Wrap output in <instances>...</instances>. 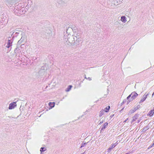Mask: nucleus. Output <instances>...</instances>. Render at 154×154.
Segmentation results:
<instances>
[{
	"mask_svg": "<svg viewBox=\"0 0 154 154\" xmlns=\"http://www.w3.org/2000/svg\"><path fill=\"white\" fill-rule=\"evenodd\" d=\"M148 95V94H147L146 95H144V96H146V97H147V96Z\"/></svg>",
	"mask_w": 154,
	"mask_h": 154,
	"instance_id": "c756f323",
	"label": "nucleus"
},
{
	"mask_svg": "<svg viewBox=\"0 0 154 154\" xmlns=\"http://www.w3.org/2000/svg\"><path fill=\"white\" fill-rule=\"evenodd\" d=\"M74 32V34L72 35L74 38L75 41V45H78L81 41V32L78 29H77Z\"/></svg>",
	"mask_w": 154,
	"mask_h": 154,
	"instance_id": "f03ea898",
	"label": "nucleus"
},
{
	"mask_svg": "<svg viewBox=\"0 0 154 154\" xmlns=\"http://www.w3.org/2000/svg\"><path fill=\"white\" fill-rule=\"evenodd\" d=\"M85 78L88 79V80H89V81H91V78H90V77H88V78H87L86 77H85Z\"/></svg>",
	"mask_w": 154,
	"mask_h": 154,
	"instance_id": "a878e982",
	"label": "nucleus"
},
{
	"mask_svg": "<svg viewBox=\"0 0 154 154\" xmlns=\"http://www.w3.org/2000/svg\"><path fill=\"white\" fill-rule=\"evenodd\" d=\"M115 147L114 146V145H112V144L111 145V147H109L108 149V152H110L111 150Z\"/></svg>",
	"mask_w": 154,
	"mask_h": 154,
	"instance_id": "f8f14e48",
	"label": "nucleus"
},
{
	"mask_svg": "<svg viewBox=\"0 0 154 154\" xmlns=\"http://www.w3.org/2000/svg\"><path fill=\"white\" fill-rule=\"evenodd\" d=\"M110 108V106H107L105 109L104 110H103L104 112H108Z\"/></svg>",
	"mask_w": 154,
	"mask_h": 154,
	"instance_id": "f3484780",
	"label": "nucleus"
},
{
	"mask_svg": "<svg viewBox=\"0 0 154 154\" xmlns=\"http://www.w3.org/2000/svg\"><path fill=\"white\" fill-rule=\"evenodd\" d=\"M24 9V8H18V7H16L14 9V11L15 13L22 15L24 13H23V11Z\"/></svg>",
	"mask_w": 154,
	"mask_h": 154,
	"instance_id": "7ed1b4c3",
	"label": "nucleus"
},
{
	"mask_svg": "<svg viewBox=\"0 0 154 154\" xmlns=\"http://www.w3.org/2000/svg\"><path fill=\"white\" fill-rule=\"evenodd\" d=\"M46 150V148L45 147H41L40 149V151L42 153V152H44Z\"/></svg>",
	"mask_w": 154,
	"mask_h": 154,
	"instance_id": "dca6fc26",
	"label": "nucleus"
},
{
	"mask_svg": "<svg viewBox=\"0 0 154 154\" xmlns=\"http://www.w3.org/2000/svg\"><path fill=\"white\" fill-rule=\"evenodd\" d=\"M148 94V95H149V93Z\"/></svg>",
	"mask_w": 154,
	"mask_h": 154,
	"instance_id": "58836bf2",
	"label": "nucleus"
},
{
	"mask_svg": "<svg viewBox=\"0 0 154 154\" xmlns=\"http://www.w3.org/2000/svg\"><path fill=\"white\" fill-rule=\"evenodd\" d=\"M57 2L60 4H63L64 2L63 0H57Z\"/></svg>",
	"mask_w": 154,
	"mask_h": 154,
	"instance_id": "2eb2a0df",
	"label": "nucleus"
},
{
	"mask_svg": "<svg viewBox=\"0 0 154 154\" xmlns=\"http://www.w3.org/2000/svg\"><path fill=\"white\" fill-rule=\"evenodd\" d=\"M128 120V118L127 119H126L125 120V121H124V122H126V121H127Z\"/></svg>",
	"mask_w": 154,
	"mask_h": 154,
	"instance_id": "cd10ccee",
	"label": "nucleus"
},
{
	"mask_svg": "<svg viewBox=\"0 0 154 154\" xmlns=\"http://www.w3.org/2000/svg\"><path fill=\"white\" fill-rule=\"evenodd\" d=\"M17 106L16 103L14 102L9 104L8 109H12L15 108Z\"/></svg>",
	"mask_w": 154,
	"mask_h": 154,
	"instance_id": "20e7f679",
	"label": "nucleus"
},
{
	"mask_svg": "<svg viewBox=\"0 0 154 154\" xmlns=\"http://www.w3.org/2000/svg\"><path fill=\"white\" fill-rule=\"evenodd\" d=\"M153 95H154V92L152 94V97H153Z\"/></svg>",
	"mask_w": 154,
	"mask_h": 154,
	"instance_id": "2f4dec72",
	"label": "nucleus"
},
{
	"mask_svg": "<svg viewBox=\"0 0 154 154\" xmlns=\"http://www.w3.org/2000/svg\"><path fill=\"white\" fill-rule=\"evenodd\" d=\"M129 102H130V101H129V102H127V103H129Z\"/></svg>",
	"mask_w": 154,
	"mask_h": 154,
	"instance_id": "c9c22d12",
	"label": "nucleus"
},
{
	"mask_svg": "<svg viewBox=\"0 0 154 154\" xmlns=\"http://www.w3.org/2000/svg\"><path fill=\"white\" fill-rule=\"evenodd\" d=\"M11 44L12 43L11 41L10 40H8V41L7 45L6 46V47L8 48H9L10 46H11Z\"/></svg>",
	"mask_w": 154,
	"mask_h": 154,
	"instance_id": "9d476101",
	"label": "nucleus"
},
{
	"mask_svg": "<svg viewBox=\"0 0 154 154\" xmlns=\"http://www.w3.org/2000/svg\"><path fill=\"white\" fill-rule=\"evenodd\" d=\"M140 106L138 105L136 107H135L134 108V110L135 111L136 110H137L138 109L140 108Z\"/></svg>",
	"mask_w": 154,
	"mask_h": 154,
	"instance_id": "4be33fe9",
	"label": "nucleus"
},
{
	"mask_svg": "<svg viewBox=\"0 0 154 154\" xmlns=\"http://www.w3.org/2000/svg\"><path fill=\"white\" fill-rule=\"evenodd\" d=\"M118 143L116 142L114 144H112V145H114V147H115L118 144Z\"/></svg>",
	"mask_w": 154,
	"mask_h": 154,
	"instance_id": "393cba45",
	"label": "nucleus"
},
{
	"mask_svg": "<svg viewBox=\"0 0 154 154\" xmlns=\"http://www.w3.org/2000/svg\"><path fill=\"white\" fill-rule=\"evenodd\" d=\"M152 110V111L154 113V108Z\"/></svg>",
	"mask_w": 154,
	"mask_h": 154,
	"instance_id": "7c9ffc66",
	"label": "nucleus"
},
{
	"mask_svg": "<svg viewBox=\"0 0 154 154\" xmlns=\"http://www.w3.org/2000/svg\"><path fill=\"white\" fill-rule=\"evenodd\" d=\"M153 144V145H154V142H153V143L152 144Z\"/></svg>",
	"mask_w": 154,
	"mask_h": 154,
	"instance_id": "f704fd0d",
	"label": "nucleus"
},
{
	"mask_svg": "<svg viewBox=\"0 0 154 154\" xmlns=\"http://www.w3.org/2000/svg\"><path fill=\"white\" fill-rule=\"evenodd\" d=\"M64 41L65 44L67 45H70L75 44L74 38L70 34H65L64 37Z\"/></svg>",
	"mask_w": 154,
	"mask_h": 154,
	"instance_id": "f257e3e1",
	"label": "nucleus"
},
{
	"mask_svg": "<svg viewBox=\"0 0 154 154\" xmlns=\"http://www.w3.org/2000/svg\"><path fill=\"white\" fill-rule=\"evenodd\" d=\"M122 1L123 0H121Z\"/></svg>",
	"mask_w": 154,
	"mask_h": 154,
	"instance_id": "ea45409f",
	"label": "nucleus"
},
{
	"mask_svg": "<svg viewBox=\"0 0 154 154\" xmlns=\"http://www.w3.org/2000/svg\"><path fill=\"white\" fill-rule=\"evenodd\" d=\"M72 87V86L70 85L66 89L65 91L66 92H68L71 89V88Z\"/></svg>",
	"mask_w": 154,
	"mask_h": 154,
	"instance_id": "4468645a",
	"label": "nucleus"
},
{
	"mask_svg": "<svg viewBox=\"0 0 154 154\" xmlns=\"http://www.w3.org/2000/svg\"><path fill=\"white\" fill-rule=\"evenodd\" d=\"M72 30H73L71 27H68L67 29L66 33L65 34H70V32H72Z\"/></svg>",
	"mask_w": 154,
	"mask_h": 154,
	"instance_id": "1a4fd4ad",
	"label": "nucleus"
},
{
	"mask_svg": "<svg viewBox=\"0 0 154 154\" xmlns=\"http://www.w3.org/2000/svg\"><path fill=\"white\" fill-rule=\"evenodd\" d=\"M135 112V111H134V109H132L128 113V114L130 115V114L134 113Z\"/></svg>",
	"mask_w": 154,
	"mask_h": 154,
	"instance_id": "aec40b11",
	"label": "nucleus"
},
{
	"mask_svg": "<svg viewBox=\"0 0 154 154\" xmlns=\"http://www.w3.org/2000/svg\"><path fill=\"white\" fill-rule=\"evenodd\" d=\"M131 97V94H130L127 97V99L128 100L129 98Z\"/></svg>",
	"mask_w": 154,
	"mask_h": 154,
	"instance_id": "bb28decb",
	"label": "nucleus"
},
{
	"mask_svg": "<svg viewBox=\"0 0 154 154\" xmlns=\"http://www.w3.org/2000/svg\"><path fill=\"white\" fill-rule=\"evenodd\" d=\"M137 121H138V122H137L138 123L140 121L139 120H138Z\"/></svg>",
	"mask_w": 154,
	"mask_h": 154,
	"instance_id": "473e14b6",
	"label": "nucleus"
},
{
	"mask_svg": "<svg viewBox=\"0 0 154 154\" xmlns=\"http://www.w3.org/2000/svg\"><path fill=\"white\" fill-rule=\"evenodd\" d=\"M138 117V115L137 114H135L133 117V120L132 121L131 123L134 122L135 121L136 119H137Z\"/></svg>",
	"mask_w": 154,
	"mask_h": 154,
	"instance_id": "423d86ee",
	"label": "nucleus"
},
{
	"mask_svg": "<svg viewBox=\"0 0 154 154\" xmlns=\"http://www.w3.org/2000/svg\"><path fill=\"white\" fill-rule=\"evenodd\" d=\"M146 96H143V97H142V99L139 102V103H141L143 102L144 101H145V100H146Z\"/></svg>",
	"mask_w": 154,
	"mask_h": 154,
	"instance_id": "9b49d317",
	"label": "nucleus"
},
{
	"mask_svg": "<svg viewBox=\"0 0 154 154\" xmlns=\"http://www.w3.org/2000/svg\"><path fill=\"white\" fill-rule=\"evenodd\" d=\"M107 125H108V123H107L106 122V123H105L104 124L103 126L102 129H105L106 128V126H107Z\"/></svg>",
	"mask_w": 154,
	"mask_h": 154,
	"instance_id": "a211bd4d",
	"label": "nucleus"
},
{
	"mask_svg": "<svg viewBox=\"0 0 154 154\" xmlns=\"http://www.w3.org/2000/svg\"><path fill=\"white\" fill-rule=\"evenodd\" d=\"M148 95V94H147L146 95H144V96H146V97H147V96Z\"/></svg>",
	"mask_w": 154,
	"mask_h": 154,
	"instance_id": "c85d7f7f",
	"label": "nucleus"
},
{
	"mask_svg": "<svg viewBox=\"0 0 154 154\" xmlns=\"http://www.w3.org/2000/svg\"><path fill=\"white\" fill-rule=\"evenodd\" d=\"M131 97L130 101H132L137 97L138 94L135 92L134 91L132 92L131 94Z\"/></svg>",
	"mask_w": 154,
	"mask_h": 154,
	"instance_id": "39448f33",
	"label": "nucleus"
},
{
	"mask_svg": "<svg viewBox=\"0 0 154 154\" xmlns=\"http://www.w3.org/2000/svg\"><path fill=\"white\" fill-rule=\"evenodd\" d=\"M153 144H151L149 146V147L148 148V149H149V148H152V147L153 146Z\"/></svg>",
	"mask_w": 154,
	"mask_h": 154,
	"instance_id": "b1692460",
	"label": "nucleus"
},
{
	"mask_svg": "<svg viewBox=\"0 0 154 154\" xmlns=\"http://www.w3.org/2000/svg\"><path fill=\"white\" fill-rule=\"evenodd\" d=\"M125 154H129L128 153H126Z\"/></svg>",
	"mask_w": 154,
	"mask_h": 154,
	"instance_id": "4c0bfd02",
	"label": "nucleus"
},
{
	"mask_svg": "<svg viewBox=\"0 0 154 154\" xmlns=\"http://www.w3.org/2000/svg\"><path fill=\"white\" fill-rule=\"evenodd\" d=\"M87 143H84L82 144L81 146L80 147V148H82L83 147L85 146V145Z\"/></svg>",
	"mask_w": 154,
	"mask_h": 154,
	"instance_id": "5701e85b",
	"label": "nucleus"
},
{
	"mask_svg": "<svg viewBox=\"0 0 154 154\" xmlns=\"http://www.w3.org/2000/svg\"><path fill=\"white\" fill-rule=\"evenodd\" d=\"M121 20L124 23H125L127 21L126 18L125 16H122L121 17Z\"/></svg>",
	"mask_w": 154,
	"mask_h": 154,
	"instance_id": "6e6552de",
	"label": "nucleus"
},
{
	"mask_svg": "<svg viewBox=\"0 0 154 154\" xmlns=\"http://www.w3.org/2000/svg\"><path fill=\"white\" fill-rule=\"evenodd\" d=\"M104 111L103 110H101L100 111V112L99 115L100 117H101L104 113Z\"/></svg>",
	"mask_w": 154,
	"mask_h": 154,
	"instance_id": "6ab92c4d",
	"label": "nucleus"
},
{
	"mask_svg": "<svg viewBox=\"0 0 154 154\" xmlns=\"http://www.w3.org/2000/svg\"><path fill=\"white\" fill-rule=\"evenodd\" d=\"M48 104L50 106L49 109H51L54 107L55 105V103L54 102H50L48 103Z\"/></svg>",
	"mask_w": 154,
	"mask_h": 154,
	"instance_id": "0eeeda50",
	"label": "nucleus"
},
{
	"mask_svg": "<svg viewBox=\"0 0 154 154\" xmlns=\"http://www.w3.org/2000/svg\"><path fill=\"white\" fill-rule=\"evenodd\" d=\"M154 113L151 110L148 113L147 115L148 116H152L154 114Z\"/></svg>",
	"mask_w": 154,
	"mask_h": 154,
	"instance_id": "ddd939ff",
	"label": "nucleus"
},
{
	"mask_svg": "<svg viewBox=\"0 0 154 154\" xmlns=\"http://www.w3.org/2000/svg\"><path fill=\"white\" fill-rule=\"evenodd\" d=\"M24 37L22 36L20 40L18 42H20V43L22 42H23L24 40Z\"/></svg>",
	"mask_w": 154,
	"mask_h": 154,
	"instance_id": "412c9836",
	"label": "nucleus"
},
{
	"mask_svg": "<svg viewBox=\"0 0 154 154\" xmlns=\"http://www.w3.org/2000/svg\"><path fill=\"white\" fill-rule=\"evenodd\" d=\"M103 121H102V122H100V123H103Z\"/></svg>",
	"mask_w": 154,
	"mask_h": 154,
	"instance_id": "72a5a7b5",
	"label": "nucleus"
},
{
	"mask_svg": "<svg viewBox=\"0 0 154 154\" xmlns=\"http://www.w3.org/2000/svg\"><path fill=\"white\" fill-rule=\"evenodd\" d=\"M129 102H130V101H129V102H127V103H129Z\"/></svg>",
	"mask_w": 154,
	"mask_h": 154,
	"instance_id": "e433bc0d",
	"label": "nucleus"
}]
</instances>
